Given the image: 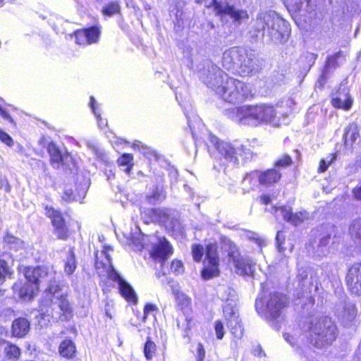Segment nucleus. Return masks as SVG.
I'll return each instance as SVG.
<instances>
[{
  "label": "nucleus",
  "mask_w": 361,
  "mask_h": 361,
  "mask_svg": "<svg viewBox=\"0 0 361 361\" xmlns=\"http://www.w3.org/2000/svg\"><path fill=\"white\" fill-rule=\"evenodd\" d=\"M1 188L6 191V192H9L11 191V187L8 182L3 181Z\"/></svg>",
  "instance_id": "nucleus-62"
},
{
  "label": "nucleus",
  "mask_w": 361,
  "mask_h": 361,
  "mask_svg": "<svg viewBox=\"0 0 361 361\" xmlns=\"http://www.w3.org/2000/svg\"><path fill=\"white\" fill-rule=\"evenodd\" d=\"M286 304V296L274 292L270 293L267 297L261 295L257 298L255 302V307L257 311L266 312L271 318L276 319L281 314Z\"/></svg>",
  "instance_id": "nucleus-6"
},
{
  "label": "nucleus",
  "mask_w": 361,
  "mask_h": 361,
  "mask_svg": "<svg viewBox=\"0 0 361 361\" xmlns=\"http://www.w3.org/2000/svg\"><path fill=\"white\" fill-rule=\"evenodd\" d=\"M212 5L214 6L216 14L220 16L222 23L229 18L233 24L238 26L249 19L247 10L239 9L226 1L212 0Z\"/></svg>",
  "instance_id": "nucleus-7"
},
{
  "label": "nucleus",
  "mask_w": 361,
  "mask_h": 361,
  "mask_svg": "<svg viewBox=\"0 0 361 361\" xmlns=\"http://www.w3.org/2000/svg\"><path fill=\"white\" fill-rule=\"evenodd\" d=\"M271 212L277 219L279 215H281L285 221L295 226L301 224L302 222L310 219V214L307 211H300L293 214L291 208L285 206L279 207H273Z\"/></svg>",
  "instance_id": "nucleus-13"
},
{
  "label": "nucleus",
  "mask_w": 361,
  "mask_h": 361,
  "mask_svg": "<svg viewBox=\"0 0 361 361\" xmlns=\"http://www.w3.org/2000/svg\"><path fill=\"white\" fill-rule=\"evenodd\" d=\"M177 302L183 307H188L190 300L183 293H178L176 297Z\"/></svg>",
  "instance_id": "nucleus-51"
},
{
  "label": "nucleus",
  "mask_w": 361,
  "mask_h": 361,
  "mask_svg": "<svg viewBox=\"0 0 361 361\" xmlns=\"http://www.w3.org/2000/svg\"><path fill=\"white\" fill-rule=\"evenodd\" d=\"M47 151L50 155L51 163L54 168H59L63 161V156L61 150L55 143L51 142L47 145Z\"/></svg>",
  "instance_id": "nucleus-29"
},
{
  "label": "nucleus",
  "mask_w": 361,
  "mask_h": 361,
  "mask_svg": "<svg viewBox=\"0 0 361 361\" xmlns=\"http://www.w3.org/2000/svg\"><path fill=\"white\" fill-rule=\"evenodd\" d=\"M25 277L29 282L39 286L40 284L47 286L44 293L49 291L53 285H59L55 280V271L51 267H37L35 268H28L25 271Z\"/></svg>",
  "instance_id": "nucleus-9"
},
{
  "label": "nucleus",
  "mask_w": 361,
  "mask_h": 361,
  "mask_svg": "<svg viewBox=\"0 0 361 361\" xmlns=\"http://www.w3.org/2000/svg\"><path fill=\"white\" fill-rule=\"evenodd\" d=\"M357 316V309L354 304L346 303L343 309V319L346 325L353 322Z\"/></svg>",
  "instance_id": "nucleus-32"
},
{
  "label": "nucleus",
  "mask_w": 361,
  "mask_h": 361,
  "mask_svg": "<svg viewBox=\"0 0 361 361\" xmlns=\"http://www.w3.org/2000/svg\"><path fill=\"white\" fill-rule=\"evenodd\" d=\"M55 230L54 232L57 235L58 238L66 240L68 235V229L67 226H66L65 223L63 224H61L60 226H56L54 227Z\"/></svg>",
  "instance_id": "nucleus-42"
},
{
  "label": "nucleus",
  "mask_w": 361,
  "mask_h": 361,
  "mask_svg": "<svg viewBox=\"0 0 361 361\" xmlns=\"http://www.w3.org/2000/svg\"><path fill=\"white\" fill-rule=\"evenodd\" d=\"M266 33L271 41L283 43L288 38L289 25L275 13L261 11L257 15L250 34L252 38L258 39Z\"/></svg>",
  "instance_id": "nucleus-3"
},
{
  "label": "nucleus",
  "mask_w": 361,
  "mask_h": 361,
  "mask_svg": "<svg viewBox=\"0 0 361 361\" xmlns=\"http://www.w3.org/2000/svg\"><path fill=\"white\" fill-rule=\"evenodd\" d=\"M38 288L34 283L27 282L23 284L21 281H17L13 286V292L21 299L31 300L34 298Z\"/></svg>",
  "instance_id": "nucleus-16"
},
{
  "label": "nucleus",
  "mask_w": 361,
  "mask_h": 361,
  "mask_svg": "<svg viewBox=\"0 0 361 361\" xmlns=\"http://www.w3.org/2000/svg\"><path fill=\"white\" fill-rule=\"evenodd\" d=\"M205 254L204 267L202 271V276L204 279L208 280L219 274V259L216 245L212 243L207 245Z\"/></svg>",
  "instance_id": "nucleus-10"
},
{
  "label": "nucleus",
  "mask_w": 361,
  "mask_h": 361,
  "mask_svg": "<svg viewBox=\"0 0 361 361\" xmlns=\"http://www.w3.org/2000/svg\"><path fill=\"white\" fill-rule=\"evenodd\" d=\"M224 314L231 333L234 337L241 338L243 336L244 329L236 308L227 303L224 307Z\"/></svg>",
  "instance_id": "nucleus-11"
},
{
  "label": "nucleus",
  "mask_w": 361,
  "mask_h": 361,
  "mask_svg": "<svg viewBox=\"0 0 361 361\" xmlns=\"http://www.w3.org/2000/svg\"><path fill=\"white\" fill-rule=\"evenodd\" d=\"M215 332L216 335V338L218 339H222L224 336V325L221 322L216 321L215 322Z\"/></svg>",
  "instance_id": "nucleus-50"
},
{
  "label": "nucleus",
  "mask_w": 361,
  "mask_h": 361,
  "mask_svg": "<svg viewBox=\"0 0 361 361\" xmlns=\"http://www.w3.org/2000/svg\"><path fill=\"white\" fill-rule=\"evenodd\" d=\"M20 355V350L17 345L0 338V357H4L8 360H18Z\"/></svg>",
  "instance_id": "nucleus-19"
},
{
  "label": "nucleus",
  "mask_w": 361,
  "mask_h": 361,
  "mask_svg": "<svg viewBox=\"0 0 361 361\" xmlns=\"http://www.w3.org/2000/svg\"><path fill=\"white\" fill-rule=\"evenodd\" d=\"M59 352L62 357L71 359L75 357L76 348L71 340L65 339L60 343Z\"/></svg>",
  "instance_id": "nucleus-28"
},
{
  "label": "nucleus",
  "mask_w": 361,
  "mask_h": 361,
  "mask_svg": "<svg viewBox=\"0 0 361 361\" xmlns=\"http://www.w3.org/2000/svg\"><path fill=\"white\" fill-rule=\"evenodd\" d=\"M261 69L259 60L252 52L248 53L245 49L242 51L238 73L243 77L252 76Z\"/></svg>",
  "instance_id": "nucleus-12"
},
{
  "label": "nucleus",
  "mask_w": 361,
  "mask_h": 361,
  "mask_svg": "<svg viewBox=\"0 0 361 361\" xmlns=\"http://www.w3.org/2000/svg\"><path fill=\"white\" fill-rule=\"evenodd\" d=\"M13 271L5 259H0V283L4 282L6 278H10Z\"/></svg>",
  "instance_id": "nucleus-36"
},
{
  "label": "nucleus",
  "mask_w": 361,
  "mask_h": 361,
  "mask_svg": "<svg viewBox=\"0 0 361 361\" xmlns=\"http://www.w3.org/2000/svg\"><path fill=\"white\" fill-rule=\"evenodd\" d=\"M190 322L188 317H183V318H178L177 319V326L186 331V330L190 329Z\"/></svg>",
  "instance_id": "nucleus-47"
},
{
  "label": "nucleus",
  "mask_w": 361,
  "mask_h": 361,
  "mask_svg": "<svg viewBox=\"0 0 361 361\" xmlns=\"http://www.w3.org/2000/svg\"><path fill=\"white\" fill-rule=\"evenodd\" d=\"M90 104H91V108L94 114V115L100 118V114H97V111H96V108H95V99L93 97H90Z\"/></svg>",
  "instance_id": "nucleus-58"
},
{
  "label": "nucleus",
  "mask_w": 361,
  "mask_h": 361,
  "mask_svg": "<svg viewBox=\"0 0 361 361\" xmlns=\"http://www.w3.org/2000/svg\"><path fill=\"white\" fill-rule=\"evenodd\" d=\"M337 97L332 99L331 103L336 108L349 110L353 104V99L346 88H340Z\"/></svg>",
  "instance_id": "nucleus-20"
},
{
  "label": "nucleus",
  "mask_w": 361,
  "mask_h": 361,
  "mask_svg": "<svg viewBox=\"0 0 361 361\" xmlns=\"http://www.w3.org/2000/svg\"><path fill=\"white\" fill-rule=\"evenodd\" d=\"M119 11V6L116 2H111L103 8L104 14L111 16L118 13Z\"/></svg>",
  "instance_id": "nucleus-46"
},
{
  "label": "nucleus",
  "mask_w": 361,
  "mask_h": 361,
  "mask_svg": "<svg viewBox=\"0 0 361 361\" xmlns=\"http://www.w3.org/2000/svg\"><path fill=\"white\" fill-rule=\"evenodd\" d=\"M157 307L155 305L147 303L144 308V315L142 317V322H145L148 316L152 315L154 317V312L157 311Z\"/></svg>",
  "instance_id": "nucleus-45"
},
{
  "label": "nucleus",
  "mask_w": 361,
  "mask_h": 361,
  "mask_svg": "<svg viewBox=\"0 0 361 361\" xmlns=\"http://www.w3.org/2000/svg\"><path fill=\"white\" fill-rule=\"evenodd\" d=\"M211 142L215 145L219 153L228 162L233 164H238V156L244 159H249L252 152L244 145L235 148L230 142L219 141L215 136H211Z\"/></svg>",
  "instance_id": "nucleus-8"
},
{
  "label": "nucleus",
  "mask_w": 361,
  "mask_h": 361,
  "mask_svg": "<svg viewBox=\"0 0 361 361\" xmlns=\"http://www.w3.org/2000/svg\"><path fill=\"white\" fill-rule=\"evenodd\" d=\"M173 247L169 242L164 238H157L150 250L151 257L161 264L172 255Z\"/></svg>",
  "instance_id": "nucleus-14"
},
{
  "label": "nucleus",
  "mask_w": 361,
  "mask_h": 361,
  "mask_svg": "<svg viewBox=\"0 0 361 361\" xmlns=\"http://www.w3.org/2000/svg\"><path fill=\"white\" fill-rule=\"evenodd\" d=\"M233 263L240 275H251L254 271L255 263L248 257L239 255Z\"/></svg>",
  "instance_id": "nucleus-21"
},
{
  "label": "nucleus",
  "mask_w": 361,
  "mask_h": 361,
  "mask_svg": "<svg viewBox=\"0 0 361 361\" xmlns=\"http://www.w3.org/2000/svg\"><path fill=\"white\" fill-rule=\"evenodd\" d=\"M192 255L195 262H200L204 255V247L200 245H194L192 247Z\"/></svg>",
  "instance_id": "nucleus-44"
},
{
  "label": "nucleus",
  "mask_w": 361,
  "mask_h": 361,
  "mask_svg": "<svg viewBox=\"0 0 361 361\" xmlns=\"http://www.w3.org/2000/svg\"><path fill=\"white\" fill-rule=\"evenodd\" d=\"M341 56H343L342 51H338L334 54L327 57L325 66L324 67L322 75L320 77L321 80L325 81L326 75L330 73L331 71H334L339 66L338 60Z\"/></svg>",
  "instance_id": "nucleus-23"
},
{
  "label": "nucleus",
  "mask_w": 361,
  "mask_h": 361,
  "mask_svg": "<svg viewBox=\"0 0 361 361\" xmlns=\"http://www.w3.org/2000/svg\"><path fill=\"white\" fill-rule=\"evenodd\" d=\"M354 195L358 200H361V186L353 190Z\"/></svg>",
  "instance_id": "nucleus-61"
},
{
  "label": "nucleus",
  "mask_w": 361,
  "mask_h": 361,
  "mask_svg": "<svg viewBox=\"0 0 361 361\" xmlns=\"http://www.w3.org/2000/svg\"><path fill=\"white\" fill-rule=\"evenodd\" d=\"M30 331V322L25 318L16 319L12 324V333L16 337H23Z\"/></svg>",
  "instance_id": "nucleus-24"
},
{
  "label": "nucleus",
  "mask_w": 361,
  "mask_h": 361,
  "mask_svg": "<svg viewBox=\"0 0 361 361\" xmlns=\"http://www.w3.org/2000/svg\"><path fill=\"white\" fill-rule=\"evenodd\" d=\"M132 243L137 247H140L141 248H144L146 245L145 237L141 233H139L138 237L133 236Z\"/></svg>",
  "instance_id": "nucleus-49"
},
{
  "label": "nucleus",
  "mask_w": 361,
  "mask_h": 361,
  "mask_svg": "<svg viewBox=\"0 0 361 361\" xmlns=\"http://www.w3.org/2000/svg\"><path fill=\"white\" fill-rule=\"evenodd\" d=\"M285 2L288 8L295 12L310 13L312 9L310 0H286Z\"/></svg>",
  "instance_id": "nucleus-26"
},
{
  "label": "nucleus",
  "mask_w": 361,
  "mask_h": 361,
  "mask_svg": "<svg viewBox=\"0 0 361 361\" xmlns=\"http://www.w3.org/2000/svg\"><path fill=\"white\" fill-rule=\"evenodd\" d=\"M208 73L203 77V82L213 89L225 102L239 104L251 94L250 87L243 81L229 77L214 65L208 66Z\"/></svg>",
  "instance_id": "nucleus-1"
},
{
  "label": "nucleus",
  "mask_w": 361,
  "mask_h": 361,
  "mask_svg": "<svg viewBox=\"0 0 361 361\" xmlns=\"http://www.w3.org/2000/svg\"><path fill=\"white\" fill-rule=\"evenodd\" d=\"M349 232L353 237L359 240L358 244L361 246V220L354 221L350 226Z\"/></svg>",
  "instance_id": "nucleus-39"
},
{
  "label": "nucleus",
  "mask_w": 361,
  "mask_h": 361,
  "mask_svg": "<svg viewBox=\"0 0 361 361\" xmlns=\"http://www.w3.org/2000/svg\"><path fill=\"white\" fill-rule=\"evenodd\" d=\"M63 199L66 201L73 200L75 197L72 189H66L62 196Z\"/></svg>",
  "instance_id": "nucleus-55"
},
{
  "label": "nucleus",
  "mask_w": 361,
  "mask_h": 361,
  "mask_svg": "<svg viewBox=\"0 0 361 361\" xmlns=\"http://www.w3.org/2000/svg\"><path fill=\"white\" fill-rule=\"evenodd\" d=\"M222 250L228 253V257L233 262L236 259L240 253L236 245L230 239L224 238L221 240Z\"/></svg>",
  "instance_id": "nucleus-30"
},
{
  "label": "nucleus",
  "mask_w": 361,
  "mask_h": 361,
  "mask_svg": "<svg viewBox=\"0 0 361 361\" xmlns=\"http://www.w3.org/2000/svg\"><path fill=\"white\" fill-rule=\"evenodd\" d=\"M76 268L75 257L73 252V249L71 248L68 250V255L66 258L65 263V271L67 274L70 275L73 273Z\"/></svg>",
  "instance_id": "nucleus-37"
},
{
  "label": "nucleus",
  "mask_w": 361,
  "mask_h": 361,
  "mask_svg": "<svg viewBox=\"0 0 361 361\" xmlns=\"http://www.w3.org/2000/svg\"><path fill=\"white\" fill-rule=\"evenodd\" d=\"M260 199L261 202L264 204H268L271 202V197L269 195H263Z\"/></svg>",
  "instance_id": "nucleus-59"
},
{
  "label": "nucleus",
  "mask_w": 361,
  "mask_h": 361,
  "mask_svg": "<svg viewBox=\"0 0 361 361\" xmlns=\"http://www.w3.org/2000/svg\"><path fill=\"white\" fill-rule=\"evenodd\" d=\"M0 140L6 144L8 146H12L13 145V139L11 137L4 131H2L0 129Z\"/></svg>",
  "instance_id": "nucleus-53"
},
{
  "label": "nucleus",
  "mask_w": 361,
  "mask_h": 361,
  "mask_svg": "<svg viewBox=\"0 0 361 361\" xmlns=\"http://www.w3.org/2000/svg\"><path fill=\"white\" fill-rule=\"evenodd\" d=\"M360 137L359 128L356 123H349L344 129L343 141L346 148L351 149Z\"/></svg>",
  "instance_id": "nucleus-22"
},
{
  "label": "nucleus",
  "mask_w": 361,
  "mask_h": 361,
  "mask_svg": "<svg viewBox=\"0 0 361 361\" xmlns=\"http://www.w3.org/2000/svg\"><path fill=\"white\" fill-rule=\"evenodd\" d=\"M281 177L280 171L276 169H268L264 172H259V183L262 185H271L278 182Z\"/></svg>",
  "instance_id": "nucleus-25"
},
{
  "label": "nucleus",
  "mask_w": 361,
  "mask_h": 361,
  "mask_svg": "<svg viewBox=\"0 0 361 361\" xmlns=\"http://www.w3.org/2000/svg\"><path fill=\"white\" fill-rule=\"evenodd\" d=\"M345 281L351 293L361 296V262L355 263L349 267Z\"/></svg>",
  "instance_id": "nucleus-15"
},
{
  "label": "nucleus",
  "mask_w": 361,
  "mask_h": 361,
  "mask_svg": "<svg viewBox=\"0 0 361 361\" xmlns=\"http://www.w3.org/2000/svg\"><path fill=\"white\" fill-rule=\"evenodd\" d=\"M170 14L171 16H174L178 20L180 19L183 15L181 4L179 3L178 5L171 7L170 8Z\"/></svg>",
  "instance_id": "nucleus-48"
},
{
  "label": "nucleus",
  "mask_w": 361,
  "mask_h": 361,
  "mask_svg": "<svg viewBox=\"0 0 361 361\" xmlns=\"http://www.w3.org/2000/svg\"><path fill=\"white\" fill-rule=\"evenodd\" d=\"M330 240V235H326L321 238L318 247L322 249V252H324V248H326Z\"/></svg>",
  "instance_id": "nucleus-54"
},
{
  "label": "nucleus",
  "mask_w": 361,
  "mask_h": 361,
  "mask_svg": "<svg viewBox=\"0 0 361 361\" xmlns=\"http://www.w3.org/2000/svg\"><path fill=\"white\" fill-rule=\"evenodd\" d=\"M292 162L290 157L285 154L275 162L274 166L276 168H286L290 166Z\"/></svg>",
  "instance_id": "nucleus-43"
},
{
  "label": "nucleus",
  "mask_w": 361,
  "mask_h": 361,
  "mask_svg": "<svg viewBox=\"0 0 361 361\" xmlns=\"http://www.w3.org/2000/svg\"><path fill=\"white\" fill-rule=\"evenodd\" d=\"M329 166V165L328 164H326V160H321L320 161V164H319V172L320 173H324L325 172L328 167Z\"/></svg>",
  "instance_id": "nucleus-56"
},
{
  "label": "nucleus",
  "mask_w": 361,
  "mask_h": 361,
  "mask_svg": "<svg viewBox=\"0 0 361 361\" xmlns=\"http://www.w3.org/2000/svg\"><path fill=\"white\" fill-rule=\"evenodd\" d=\"M133 156L130 154H124L118 159V163L121 166H126L125 169L127 173H129L133 166Z\"/></svg>",
  "instance_id": "nucleus-40"
},
{
  "label": "nucleus",
  "mask_w": 361,
  "mask_h": 361,
  "mask_svg": "<svg viewBox=\"0 0 361 361\" xmlns=\"http://www.w3.org/2000/svg\"><path fill=\"white\" fill-rule=\"evenodd\" d=\"M166 197L165 192L162 188L155 187L152 194L147 197L149 204H154L158 202L164 200Z\"/></svg>",
  "instance_id": "nucleus-35"
},
{
  "label": "nucleus",
  "mask_w": 361,
  "mask_h": 361,
  "mask_svg": "<svg viewBox=\"0 0 361 361\" xmlns=\"http://www.w3.org/2000/svg\"><path fill=\"white\" fill-rule=\"evenodd\" d=\"M99 32L95 27L78 30L75 32V42L78 44H90L97 41Z\"/></svg>",
  "instance_id": "nucleus-18"
},
{
  "label": "nucleus",
  "mask_w": 361,
  "mask_h": 361,
  "mask_svg": "<svg viewBox=\"0 0 361 361\" xmlns=\"http://www.w3.org/2000/svg\"><path fill=\"white\" fill-rule=\"evenodd\" d=\"M236 120L241 124L256 126L262 122H271L276 116L272 106H244L236 109Z\"/></svg>",
  "instance_id": "nucleus-5"
},
{
  "label": "nucleus",
  "mask_w": 361,
  "mask_h": 361,
  "mask_svg": "<svg viewBox=\"0 0 361 361\" xmlns=\"http://www.w3.org/2000/svg\"><path fill=\"white\" fill-rule=\"evenodd\" d=\"M243 49L233 47L224 52L222 56V65L227 70H233L239 67L242 56Z\"/></svg>",
  "instance_id": "nucleus-17"
},
{
  "label": "nucleus",
  "mask_w": 361,
  "mask_h": 361,
  "mask_svg": "<svg viewBox=\"0 0 361 361\" xmlns=\"http://www.w3.org/2000/svg\"><path fill=\"white\" fill-rule=\"evenodd\" d=\"M44 209L46 215L51 219V223L54 227L65 223L60 212L55 210L52 207H49L48 206H46Z\"/></svg>",
  "instance_id": "nucleus-33"
},
{
  "label": "nucleus",
  "mask_w": 361,
  "mask_h": 361,
  "mask_svg": "<svg viewBox=\"0 0 361 361\" xmlns=\"http://www.w3.org/2000/svg\"><path fill=\"white\" fill-rule=\"evenodd\" d=\"M283 337L287 342H288L290 345H293V338L290 336L288 334H284Z\"/></svg>",
  "instance_id": "nucleus-64"
},
{
  "label": "nucleus",
  "mask_w": 361,
  "mask_h": 361,
  "mask_svg": "<svg viewBox=\"0 0 361 361\" xmlns=\"http://www.w3.org/2000/svg\"><path fill=\"white\" fill-rule=\"evenodd\" d=\"M103 255H105V257H106V260L108 262V263L109 264V270L108 271V276L110 279H111L112 281H114L116 282H117L118 285L121 283V281H123L124 279L120 276V274L114 269L111 263V259H109V257L106 255V252H102Z\"/></svg>",
  "instance_id": "nucleus-38"
},
{
  "label": "nucleus",
  "mask_w": 361,
  "mask_h": 361,
  "mask_svg": "<svg viewBox=\"0 0 361 361\" xmlns=\"http://www.w3.org/2000/svg\"><path fill=\"white\" fill-rule=\"evenodd\" d=\"M39 312L41 318L49 322H68L73 317V308L59 285H53L44 293Z\"/></svg>",
  "instance_id": "nucleus-2"
},
{
  "label": "nucleus",
  "mask_w": 361,
  "mask_h": 361,
  "mask_svg": "<svg viewBox=\"0 0 361 361\" xmlns=\"http://www.w3.org/2000/svg\"><path fill=\"white\" fill-rule=\"evenodd\" d=\"M280 236H281V233L279 231L277 233L276 239V241H277V243H278V250H279V252H281L283 250V248H282V247L281 246V244H280V239H281V237H280Z\"/></svg>",
  "instance_id": "nucleus-63"
},
{
  "label": "nucleus",
  "mask_w": 361,
  "mask_h": 361,
  "mask_svg": "<svg viewBox=\"0 0 361 361\" xmlns=\"http://www.w3.org/2000/svg\"><path fill=\"white\" fill-rule=\"evenodd\" d=\"M0 114L2 116L3 118L8 120L10 122H13L12 118L11 117V116L5 110L1 109Z\"/></svg>",
  "instance_id": "nucleus-60"
},
{
  "label": "nucleus",
  "mask_w": 361,
  "mask_h": 361,
  "mask_svg": "<svg viewBox=\"0 0 361 361\" xmlns=\"http://www.w3.org/2000/svg\"><path fill=\"white\" fill-rule=\"evenodd\" d=\"M156 351V345L155 343L150 341L147 340L145 344L144 347V354L147 360H151L153 357L154 354Z\"/></svg>",
  "instance_id": "nucleus-41"
},
{
  "label": "nucleus",
  "mask_w": 361,
  "mask_h": 361,
  "mask_svg": "<svg viewBox=\"0 0 361 361\" xmlns=\"http://www.w3.org/2000/svg\"><path fill=\"white\" fill-rule=\"evenodd\" d=\"M336 336V326L327 317L313 319L309 323L307 337L316 348H322L331 344Z\"/></svg>",
  "instance_id": "nucleus-4"
},
{
  "label": "nucleus",
  "mask_w": 361,
  "mask_h": 361,
  "mask_svg": "<svg viewBox=\"0 0 361 361\" xmlns=\"http://www.w3.org/2000/svg\"><path fill=\"white\" fill-rule=\"evenodd\" d=\"M118 289L121 295L128 302H137V296L136 294L131 287V286L127 283L125 280L121 281L120 284H118Z\"/></svg>",
  "instance_id": "nucleus-31"
},
{
  "label": "nucleus",
  "mask_w": 361,
  "mask_h": 361,
  "mask_svg": "<svg viewBox=\"0 0 361 361\" xmlns=\"http://www.w3.org/2000/svg\"><path fill=\"white\" fill-rule=\"evenodd\" d=\"M259 183V172L257 171H251L247 173L243 179V189L245 192L254 190L257 183Z\"/></svg>",
  "instance_id": "nucleus-27"
},
{
  "label": "nucleus",
  "mask_w": 361,
  "mask_h": 361,
  "mask_svg": "<svg viewBox=\"0 0 361 361\" xmlns=\"http://www.w3.org/2000/svg\"><path fill=\"white\" fill-rule=\"evenodd\" d=\"M171 269L173 272L180 274L183 271V263L179 260H173L171 262Z\"/></svg>",
  "instance_id": "nucleus-52"
},
{
  "label": "nucleus",
  "mask_w": 361,
  "mask_h": 361,
  "mask_svg": "<svg viewBox=\"0 0 361 361\" xmlns=\"http://www.w3.org/2000/svg\"><path fill=\"white\" fill-rule=\"evenodd\" d=\"M4 242L9 247L10 249H13L14 250L22 249L24 245V243L22 240L9 233H7L5 235Z\"/></svg>",
  "instance_id": "nucleus-34"
},
{
  "label": "nucleus",
  "mask_w": 361,
  "mask_h": 361,
  "mask_svg": "<svg viewBox=\"0 0 361 361\" xmlns=\"http://www.w3.org/2000/svg\"><path fill=\"white\" fill-rule=\"evenodd\" d=\"M336 154H330L323 160H326V164H328L330 166L336 159Z\"/></svg>",
  "instance_id": "nucleus-57"
}]
</instances>
